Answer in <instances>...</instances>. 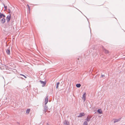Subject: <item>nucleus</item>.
I'll return each mask as SVG.
<instances>
[{
    "instance_id": "1",
    "label": "nucleus",
    "mask_w": 125,
    "mask_h": 125,
    "mask_svg": "<svg viewBox=\"0 0 125 125\" xmlns=\"http://www.w3.org/2000/svg\"><path fill=\"white\" fill-rule=\"evenodd\" d=\"M48 106L46 105H45L44 107V110H43V113L45 114V115H46V112L48 110Z\"/></svg>"
},
{
    "instance_id": "16",
    "label": "nucleus",
    "mask_w": 125,
    "mask_h": 125,
    "mask_svg": "<svg viewBox=\"0 0 125 125\" xmlns=\"http://www.w3.org/2000/svg\"><path fill=\"white\" fill-rule=\"evenodd\" d=\"M48 96L47 95V96L45 98V101H48Z\"/></svg>"
},
{
    "instance_id": "18",
    "label": "nucleus",
    "mask_w": 125,
    "mask_h": 125,
    "mask_svg": "<svg viewBox=\"0 0 125 125\" xmlns=\"http://www.w3.org/2000/svg\"><path fill=\"white\" fill-rule=\"evenodd\" d=\"M3 4V5H4V8H5V9H7V6H5V5H4V4Z\"/></svg>"
},
{
    "instance_id": "21",
    "label": "nucleus",
    "mask_w": 125,
    "mask_h": 125,
    "mask_svg": "<svg viewBox=\"0 0 125 125\" xmlns=\"http://www.w3.org/2000/svg\"><path fill=\"white\" fill-rule=\"evenodd\" d=\"M48 102V101H45V105H46V104L47 103V102Z\"/></svg>"
},
{
    "instance_id": "4",
    "label": "nucleus",
    "mask_w": 125,
    "mask_h": 125,
    "mask_svg": "<svg viewBox=\"0 0 125 125\" xmlns=\"http://www.w3.org/2000/svg\"><path fill=\"white\" fill-rule=\"evenodd\" d=\"M6 52L8 55H10V48H8V49L6 50Z\"/></svg>"
},
{
    "instance_id": "7",
    "label": "nucleus",
    "mask_w": 125,
    "mask_h": 125,
    "mask_svg": "<svg viewBox=\"0 0 125 125\" xmlns=\"http://www.w3.org/2000/svg\"><path fill=\"white\" fill-rule=\"evenodd\" d=\"M91 117V116H88L85 119L86 121H87V122L90 121Z\"/></svg>"
},
{
    "instance_id": "19",
    "label": "nucleus",
    "mask_w": 125,
    "mask_h": 125,
    "mask_svg": "<svg viewBox=\"0 0 125 125\" xmlns=\"http://www.w3.org/2000/svg\"><path fill=\"white\" fill-rule=\"evenodd\" d=\"M105 53H108V51L107 50H105Z\"/></svg>"
},
{
    "instance_id": "24",
    "label": "nucleus",
    "mask_w": 125,
    "mask_h": 125,
    "mask_svg": "<svg viewBox=\"0 0 125 125\" xmlns=\"http://www.w3.org/2000/svg\"><path fill=\"white\" fill-rule=\"evenodd\" d=\"M104 76H105L104 75H101V77H104Z\"/></svg>"
},
{
    "instance_id": "14",
    "label": "nucleus",
    "mask_w": 125,
    "mask_h": 125,
    "mask_svg": "<svg viewBox=\"0 0 125 125\" xmlns=\"http://www.w3.org/2000/svg\"><path fill=\"white\" fill-rule=\"evenodd\" d=\"M83 125H88V123L87 121H85L83 123Z\"/></svg>"
},
{
    "instance_id": "15",
    "label": "nucleus",
    "mask_w": 125,
    "mask_h": 125,
    "mask_svg": "<svg viewBox=\"0 0 125 125\" xmlns=\"http://www.w3.org/2000/svg\"><path fill=\"white\" fill-rule=\"evenodd\" d=\"M59 82H57L56 83V88H58L59 87Z\"/></svg>"
},
{
    "instance_id": "13",
    "label": "nucleus",
    "mask_w": 125,
    "mask_h": 125,
    "mask_svg": "<svg viewBox=\"0 0 125 125\" xmlns=\"http://www.w3.org/2000/svg\"><path fill=\"white\" fill-rule=\"evenodd\" d=\"M81 86V85L79 83V84H77L76 85V86L78 88H79Z\"/></svg>"
},
{
    "instance_id": "2",
    "label": "nucleus",
    "mask_w": 125,
    "mask_h": 125,
    "mask_svg": "<svg viewBox=\"0 0 125 125\" xmlns=\"http://www.w3.org/2000/svg\"><path fill=\"white\" fill-rule=\"evenodd\" d=\"M64 125H70V123L69 121L67 120H65L63 122Z\"/></svg>"
},
{
    "instance_id": "22",
    "label": "nucleus",
    "mask_w": 125,
    "mask_h": 125,
    "mask_svg": "<svg viewBox=\"0 0 125 125\" xmlns=\"http://www.w3.org/2000/svg\"><path fill=\"white\" fill-rule=\"evenodd\" d=\"M8 10L9 11V13H10L11 12V11L10 10V9H9Z\"/></svg>"
},
{
    "instance_id": "9",
    "label": "nucleus",
    "mask_w": 125,
    "mask_h": 125,
    "mask_svg": "<svg viewBox=\"0 0 125 125\" xmlns=\"http://www.w3.org/2000/svg\"><path fill=\"white\" fill-rule=\"evenodd\" d=\"M10 18V15H8L6 18V20L8 22L9 21Z\"/></svg>"
},
{
    "instance_id": "20",
    "label": "nucleus",
    "mask_w": 125,
    "mask_h": 125,
    "mask_svg": "<svg viewBox=\"0 0 125 125\" xmlns=\"http://www.w3.org/2000/svg\"><path fill=\"white\" fill-rule=\"evenodd\" d=\"M20 75H22V76H24L25 78H26V77L24 75H23V74H20Z\"/></svg>"
},
{
    "instance_id": "23",
    "label": "nucleus",
    "mask_w": 125,
    "mask_h": 125,
    "mask_svg": "<svg viewBox=\"0 0 125 125\" xmlns=\"http://www.w3.org/2000/svg\"><path fill=\"white\" fill-rule=\"evenodd\" d=\"M27 6L28 7L29 9V10L30 9V7L29 6V5L28 4H27Z\"/></svg>"
},
{
    "instance_id": "8",
    "label": "nucleus",
    "mask_w": 125,
    "mask_h": 125,
    "mask_svg": "<svg viewBox=\"0 0 125 125\" xmlns=\"http://www.w3.org/2000/svg\"><path fill=\"white\" fill-rule=\"evenodd\" d=\"M40 82L42 84V87L44 86L46 84V83L45 82H43L41 81H40Z\"/></svg>"
},
{
    "instance_id": "25",
    "label": "nucleus",
    "mask_w": 125,
    "mask_h": 125,
    "mask_svg": "<svg viewBox=\"0 0 125 125\" xmlns=\"http://www.w3.org/2000/svg\"><path fill=\"white\" fill-rule=\"evenodd\" d=\"M3 16L4 17H5V15H4L3 14Z\"/></svg>"
},
{
    "instance_id": "26",
    "label": "nucleus",
    "mask_w": 125,
    "mask_h": 125,
    "mask_svg": "<svg viewBox=\"0 0 125 125\" xmlns=\"http://www.w3.org/2000/svg\"><path fill=\"white\" fill-rule=\"evenodd\" d=\"M46 125H49V124H47Z\"/></svg>"
},
{
    "instance_id": "11",
    "label": "nucleus",
    "mask_w": 125,
    "mask_h": 125,
    "mask_svg": "<svg viewBox=\"0 0 125 125\" xmlns=\"http://www.w3.org/2000/svg\"><path fill=\"white\" fill-rule=\"evenodd\" d=\"M97 112L100 114L102 113V111L101 109H99L97 110Z\"/></svg>"
},
{
    "instance_id": "17",
    "label": "nucleus",
    "mask_w": 125,
    "mask_h": 125,
    "mask_svg": "<svg viewBox=\"0 0 125 125\" xmlns=\"http://www.w3.org/2000/svg\"><path fill=\"white\" fill-rule=\"evenodd\" d=\"M3 16V14L0 13V19L2 18Z\"/></svg>"
},
{
    "instance_id": "5",
    "label": "nucleus",
    "mask_w": 125,
    "mask_h": 125,
    "mask_svg": "<svg viewBox=\"0 0 125 125\" xmlns=\"http://www.w3.org/2000/svg\"><path fill=\"white\" fill-rule=\"evenodd\" d=\"M85 98H86V93H85L83 94V96L82 97V99L84 101L85 100Z\"/></svg>"
},
{
    "instance_id": "6",
    "label": "nucleus",
    "mask_w": 125,
    "mask_h": 125,
    "mask_svg": "<svg viewBox=\"0 0 125 125\" xmlns=\"http://www.w3.org/2000/svg\"><path fill=\"white\" fill-rule=\"evenodd\" d=\"M85 115V114L83 113H81L79 114V115L78 116L79 117H81L82 116H84Z\"/></svg>"
},
{
    "instance_id": "12",
    "label": "nucleus",
    "mask_w": 125,
    "mask_h": 125,
    "mask_svg": "<svg viewBox=\"0 0 125 125\" xmlns=\"http://www.w3.org/2000/svg\"><path fill=\"white\" fill-rule=\"evenodd\" d=\"M30 110L29 109H27L26 111V113L27 114H28L29 113Z\"/></svg>"
},
{
    "instance_id": "10",
    "label": "nucleus",
    "mask_w": 125,
    "mask_h": 125,
    "mask_svg": "<svg viewBox=\"0 0 125 125\" xmlns=\"http://www.w3.org/2000/svg\"><path fill=\"white\" fill-rule=\"evenodd\" d=\"M1 23H3L5 21V19L4 18H3L1 20Z\"/></svg>"
},
{
    "instance_id": "3",
    "label": "nucleus",
    "mask_w": 125,
    "mask_h": 125,
    "mask_svg": "<svg viewBox=\"0 0 125 125\" xmlns=\"http://www.w3.org/2000/svg\"><path fill=\"white\" fill-rule=\"evenodd\" d=\"M121 119V118H119L118 119H114V123H115L116 122H117L120 121Z\"/></svg>"
}]
</instances>
